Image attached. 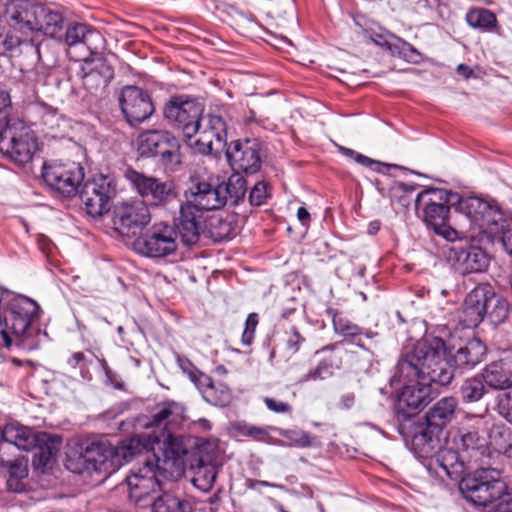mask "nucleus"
<instances>
[{"mask_svg": "<svg viewBox=\"0 0 512 512\" xmlns=\"http://www.w3.org/2000/svg\"><path fill=\"white\" fill-rule=\"evenodd\" d=\"M445 354V342L440 337L427 338L419 342L412 351L399 360L394 377L399 381H413L405 384L398 395L395 411L398 420H409L435 399L436 387L450 384L453 370Z\"/></svg>", "mask_w": 512, "mask_h": 512, "instance_id": "obj_1", "label": "nucleus"}, {"mask_svg": "<svg viewBox=\"0 0 512 512\" xmlns=\"http://www.w3.org/2000/svg\"><path fill=\"white\" fill-rule=\"evenodd\" d=\"M39 314L40 306L36 301L26 296L13 298L5 315V328L0 332L3 346L31 352L49 341L48 333L35 324Z\"/></svg>", "mask_w": 512, "mask_h": 512, "instance_id": "obj_2", "label": "nucleus"}, {"mask_svg": "<svg viewBox=\"0 0 512 512\" xmlns=\"http://www.w3.org/2000/svg\"><path fill=\"white\" fill-rule=\"evenodd\" d=\"M10 94L0 88V153L18 165L30 162L37 150V137L22 119L9 117Z\"/></svg>", "mask_w": 512, "mask_h": 512, "instance_id": "obj_3", "label": "nucleus"}, {"mask_svg": "<svg viewBox=\"0 0 512 512\" xmlns=\"http://www.w3.org/2000/svg\"><path fill=\"white\" fill-rule=\"evenodd\" d=\"M458 193L441 189L427 188L415 199L417 214L422 213L423 221L434 232L448 241H454L458 232L448 224L450 207H454Z\"/></svg>", "mask_w": 512, "mask_h": 512, "instance_id": "obj_4", "label": "nucleus"}, {"mask_svg": "<svg viewBox=\"0 0 512 512\" xmlns=\"http://www.w3.org/2000/svg\"><path fill=\"white\" fill-rule=\"evenodd\" d=\"M463 496L479 506H488L503 497L507 485L500 469L481 465L472 474L464 476L459 484Z\"/></svg>", "mask_w": 512, "mask_h": 512, "instance_id": "obj_5", "label": "nucleus"}, {"mask_svg": "<svg viewBox=\"0 0 512 512\" xmlns=\"http://www.w3.org/2000/svg\"><path fill=\"white\" fill-rule=\"evenodd\" d=\"M136 145L141 157L158 158V162L170 171H175L182 163L180 141L168 130H145L138 135Z\"/></svg>", "mask_w": 512, "mask_h": 512, "instance_id": "obj_6", "label": "nucleus"}, {"mask_svg": "<svg viewBox=\"0 0 512 512\" xmlns=\"http://www.w3.org/2000/svg\"><path fill=\"white\" fill-rule=\"evenodd\" d=\"M124 177L147 205L166 207L178 202L179 192L176 184L171 180L164 181L139 172L132 167L125 170Z\"/></svg>", "mask_w": 512, "mask_h": 512, "instance_id": "obj_7", "label": "nucleus"}, {"mask_svg": "<svg viewBox=\"0 0 512 512\" xmlns=\"http://www.w3.org/2000/svg\"><path fill=\"white\" fill-rule=\"evenodd\" d=\"M159 463V458L145 459L141 466L134 467L126 476L129 498L136 504L146 506L142 502L162 490L166 471Z\"/></svg>", "mask_w": 512, "mask_h": 512, "instance_id": "obj_8", "label": "nucleus"}, {"mask_svg": "<svg viewBox=\"0 0 512 512\" xmlns=\"http://www.w3.org/2000/svg\"><path fill=\"white\" fill-rule=\"evenodd\" d=\"M79 198L91 217H100L110 210L117 194V181L112 174H98L87 180L80 190Z\"/></svg>", "mask_w": 512, "mask_h": 512, "instance_id": "obj_9", "label": "nucleus"}, {"mask_svg": "<svg viewBox=\"0 0 512 512\" xmlns=\"http://www.w3.org/2000/svg\"><path fill=\"white\" fill-rule=\"evenodd\" d=\"M202 112L201 104L185 95L170 97L163 110L165 119L174 128L181 130L187 140L195 137Z\"/></svg>", "mask_w": 512, "mask_h": 512, "instance_id": "obj_10", "label": "nucleus"}, {"mask_svg": "<svg viewBox=\"0 0 512 512\" xmlns=\"http://www.w3.org/2000/svg\"><path fill=\"white\" fill-rule=\"evenodd\" d=\"M133 245L134 249L143 256L150 258L166 257L177 250L176 231L168 223H155L140 234Z\"/></svg>", "mask_w": 512, "mask_h": 512, "instance_id": "obj_11", "label": "nucleus"}, {"mask_svg": "<svg viewBox=\"0 0 512 512\" xmlns=\"http://www.w3.org/2000/svg\"><path fill=\"white\" fill-rule=\"evenodd\" d=\"M42 177L54 191L64 197H72L78 193L84 179V168L74 161H54L43 165Z\"/></svg>", "mask_w": 512, "mask_h": 512, "instance_id": "obj_12", "label": "nucleus"}, {"mask_svg": "<svg viewBox=\"0 0 512 512\" xmlns=\"http://www.w3.org/2000/svg\"><path fill=\"white\" fill-rule=\"evenodd\" d=\"M196 138L188 140L189 145L202 155H209L227 147V124L222 116L203 115Z\"/></svg>", "mask_w": 512, "mask_h": 512, "instance_id": "obj_13", "label": "nucleus"}, {"mask_svg": "<svg viewBox=\"0 0 512 512\" xmlns=\"http://www.w3.org/2000/svg\"><path fill=\"white\" fill-rule=\"evenodd\" d=\"M151 220L148 205L142 200L117 204L113 210V228L124 237L138 235Z\"/></svg>", "mask_w": 512, "mask_h": 512, "instance_id": "obj_14", "label": "nucleus"}, {"mask_svg": "<svg viewBox=\"0 0 512 512\" xmlns=\"http://www.w3.org/2000/svg\"><path fill=\"white\" fill-rule=\"evenodd\" d=\"M226 157L235 172L255 174L262 165V144L257 138L232 141L226 148Z\"/></svg>", "mask_w": 512, "mask_h": 512, "instance_id": "obj_15", "label": "nucleus"}, {"mask_svg": "<svg viewBox=\"0 0 512 512\" xmlns=\"http://www.w3.org/2000/svg\"><path fill=\"white\" fill-rule=\"evenodd\" d=\"M119 104L131 126L144 122L155 110L149 93L134 85H127L121 89Z\"/></svg>", "mask_w": 512, "mask_h": 512, "instance_id": "obj_16", "label": "nucleus"}, {"mask_svg": "<svg viewBox=\"0 0 512 512\" xmlns=\"http://www.w3.org/2000/svg\"><path fill=\"white\" fill-rule=\"evenodd\" d=\"M447 259L456 272L461 275L482 273L490 264L489 255L479 246L471 244H453Z\"/></svg>", "mask_w": 512, "mask_h": 512, "instance_id": "obj_17", "label": "nucleus"}, {"mask_svg": "<svg viewBox=\"0 0 512 512\" xmlns=\"http://www.w3.org/2000/svg\"><path fill=\"white\" fill-rule=\"evenodd\" d=\"M494 298V287L489 283L478 284L465 298L460 321L466 328L477 327L487 314Z\"/></svg>", "mask_w": 512, "mask_h": 512, "instance_id": "obj_18", "label": "nucleus"}, {"mask_svg": "<svg viewBox=\"0 0 512 512\" xmlns=\"http://www.w3.org/2000/svg\"><path fill=\"white\" fill-rule=\"evenodd\" d=\"M187 421L186 407L182 402L165 400L155 405L147 428H154L163 433L177 432Z\"/></svg>", "mask_w": 512, "mask_h": 512, "instance_id": "obj_19", "label": "nucleus"}, {"mask_svg": "<svg viewBox=\"0 0 512 512\" xmlns=\"http://www.w3.org/2000/svg\"><path fill=\"white\" fill-rule=\"evenodd\" d=\"M176 231V237L186 246L196 244L205 228V217L197 208L187 203L180 206L179 216L174 219L172 225Z\"/></svg>", "mask_w": 512, "mask_h": 512, "instance_id": "obj_20", "label": "nucleus"}, {"mask_svg": "<svg viewBox=\"0 0 512 512\" xmlns=\"http://www.w3.org/2000/svg\"><path fill=\"white\" fill-rule=\"evenodd\" d=\"M188 205L197 208L201 213L217 210L224 206V198L220 191V182L218 180L199 181L190 195H187Z\"/></svg>", "mask_w": 512, "mask_h": 512, "instance_id": "obj_21", "label": "nucleus"}, {"mask_svg": "<svg viewBox=\"0 0 512 512\" xmlns=\"http://www.w3.org/2000/svg\"><path fill=\"white\" fill-rule=\"evenodd\" d=\"M39 10L40 4L29 0H9L6 3V15L11 26L23 33H34Z\"/></svg>", "mask_w": 512, "mask_h": 512, "instance_id": "obj_22", "label": "nucleus"}, {"mask_svg": "<svg viewBox=\"0 0 512 512\" xmlns=\"http://www.w3.org/2000/svg\"><path fill=\"white\" fill-rule=\"evenodd\" d=\"M194 471L193 485L203 492H209L217 478V463L215 453H205L203 448L194 455L191 463Z\"/></svg>", "mask_w": 512, "mask_h": 512, "instance_id": "obj_23", "label": "nucleus"}, {"mask_svg": "<svg viewBox=\"0 0 512 512\" xmlns=\"http://www.w3.org/2000/svg\"><path fill=\"white\" fill-rule=\"evenodd\" d=\"M429 470H434L441 479L447 476L451 480L461 481L465 472L464 460L458 451L441 448L429 463Z\"/></svg>", "mask_w": 512, "mask_h": 512, "instance_id": "obj_24", "label": "nucleus"}, {"mask_svg": "<svg viewBox=\"0 0 512 512\" xmlns=\"http://www.w3.org/2000/svg\"><path fill=\"white\" fill-rule=\"evenodd\" d=\"M486 351L485 344L480 339L473 338L460 347L455 354L452 355L451 351H449V358L447 357L448 351L445 346V354L442 355V358L450 363L453 371L454 368L472 369L483 361Z\"/></svg>", "mask_w": 512, "mask_h": 512, "instance_id": "obj_25", "label": "nucleus"}, {"mask_svg": "<svg viewBox=\"0 0 512 512\" xmlns=\"http://www.w3.org/2000/svg\"><path fill=\"white\" fill-rule=\"evenodd\" d=\"M59 42H64L68 46L83 44L89 50L90 54H96L98 42L102 41V36L95 29L90 28L84 23H72L61 30V35L55 37Z\"/></svg>", "mask_w": 512, "mask_h": 512, "instance_id": "obj_26", "label": "nucleus"}, {"mask_svg": "<svg viewBox=\"0 0 512 512\" xmlns=\"http://www.w3.org/2000/svg\"><path fill=\"white\" fill-rule=\"evenodd\" d=\"M337 344H330L315 352L316 355H323L315 368L304 374L300 382L325 380L333 375L334 369H339L342 364V357L336 352Z\"/></svg>", "mask_w": 512, "mask_h": 512, "instance_id": "obj_27", "label": "nucleus"}, {"mask_svg": "<svg viewBox=\"0 0 512 512\" xmlns=\"http://www.w3.org/2000/svg\"><path fill=\"white\" fill-rule=\"evenodd\" d=\"M458 448L466 453L470 461L488 464V460L492 457V451L488 447L487 439L476 430L463 431L460 434Z\"/></svg>", "mask_w": 512, "mask_h": 512, "instance_id": "obj_28", "label": "nucleus"}, {"mask_svg": "<svg viewBox=\"0 0 512 512\" xmlns=\"http://www.w3.org/2000/svg\"><path fill=\"white\" fill-rule=\"evenodd\" d=\"M90 63L92 66L83 76V85L90 93H98L105 90L114 78V68L102 57L91 59Z\"/></svg>", "mask_w": 512, "mask_h": 512, "instance_id": "obj_29", "label": "nucleus"}, {"mask_svg": "<svg viewBox=\"0 0 512 512\" xmlns=\"http://www.w3.org/2000/svg\"><path fill=\"white\" fill-rule=\"evenodd\" d=\"M39 434L19 423H8L2 428L3 443L9 444L10 450L16 447L19 450H32L37 444Z\"/></svg>", "mask_w": 512, "mask_h": 512, "instance_id": "obj_30", "label": "nucleus"}, {"mask_svg": "<svg viewBox=\"0 0 512 512\" xmlns=\"http://www.w3.org/2000/svg\"><path fill=\"white\" fill-rule=\"evenodd\" d=\"M458 402L447 396L435 402L425 413V421L434 429L442 430L454 419Z\"/></svg>", "mask_w": 512, "mask_h": 512, "instance_id": "obj_31", "label": "nucleus"}, {"mask_svg": "<svg viewBox=\"0 0 512 512\" xmlns=\"http://www.w3.org/2000/svg\"><path fill=\"white\" fill-rule=\"evenodd\" d=\"M145 450V445L137 437L125 439L113 449H104L102 458L99 462L111 457V465L122 466L134 459L135 456L141 454Z\"/></svg>", "mask_w": 512, "mask_h": 512, "instance_id": "obj_32", "label": "nucleus"}, {"mask_svg": "<svg viewBox=\"0 0 512 512\" xmlns=\"http://www.w3.org/2000/svg\"><path fill=\"white\" fill-rule=\"evenodd\" d=\"M193 382L208 403L220 407L230 403L231 392L226 385L215 384L212 378L204 373H200L197 379H193Z\"/></svg>", "mask_w": 512, "mask_h": 512, "instance_id": "obj_33", "label": "nucleus"}, {"mask_svg": "<svg viewBox=\"0 0 512 512\" xmlns=\"http://www.w3.org/2000/svg\"><path fill=\"white\" fill-rule=\"evenodd\" d=\"M62 445V438L56 434L39 433L37 444L32 449L33 465L37 468L46 467L57 456Z\"/></svg>", "mask_w": 512, "mask_h": 512, "instance_id": "obj_34", "label": "nucleus"}, {"mask_svg": "<svg viewBox=\"0 0 512 512\" xmlns=\"http://www.w3.org/2000/svg\"><path fill=\"white\" fill-rule=\"evenodd\" d=\"M442 430H436L426 421L414 428L411 434L413 449L422 456L433 452L439 442V435Z\"/></svg>", "mask_w": 512, "mask_h": 512, "instance_id": "obj_35", "label": "nucleus"}, {"mask_svg": "<svg viewBox=\"0 0 512 512\" xmlns=\"http://www.w3.org/2000/svg\"><path fill=\"white\" fill-rule=\"evenodd\" d=\"M481 377L485 384L492 389H507L508 391L512 388V371L503 360L487 365L481 373Z\"/></svg>", "mask_w": 512, "mask_h": 512, "instance_id": "obj_36", "label": "nucleus"}, {"mask_svg": "<svg viewBox=\"0 0 512 512\" xmlns=\"http://www.w3.org/2000/svg\"><path fill=\"white\" fill-rule=\"evenodd\" d=\"M39 15L37 17V25L34 33H42L53 39L61 35L64 28V18L62 14L48 6L40 4Z\"/></svg>", "mask_w": 512, "mask_h": 512, "instance_id": "obj_37", "label": "nucleus"}, {"mask_svg": "<svg viewBox=\"0 0 512 512\" xmlns=\"http://www.w3.org/2000/svg\"><path fill=\"white\" fill-rule=\"evenodd\" d=\"M155 440L158 443L162 442L163 462L165 464L171 462L173 466H177L187 453L182 437L177 435L176 432H168L155 436Z\"/></svg>", "mask_w": 512, "mask_h": 512, "instance_id": "obj_38", "label": "nucleus"}, {"mask_svg": "<svg viewBox=\"0 0 512 512\" xmlns=\"http://www.w3.org/2000/svg\"><path fill=\"white\" fill-rule=\"evenodd\" d=\"M477 227L486 234L491 236L502 235L508 228L507 219L502 210L489 203V209L481 214Z\"/></svg>", "mask_w": 512, "mask_h": 512, "instance_id": "obj_39", "label": "nucleus"}, {"mask_svg": "<svg viewBox=\"0 0 512 512\" xmlns=\"http://www.w3.org/2000/svg\"><path fill=\"white\" fill-rule=\"evenodd\" d=\"M220 191L224 198V206L229 204L236 206L243 201L247 192L245 178L238 172L233 173L227 182L220 183Z\"/></svg>", "mask_w": 512, "mask_h": 512, "instance_id": "obj_40", "label": "nucleus"}, {"mask_svg": "<svg viewBox=\"0 0 512 512\" xmlns=\"http://www.w3.org/2000/svg\"><path fill=\"white\" fill-rule=\"evenodd\" d=\"M487 437L490 450L506 454L512 449V431L503 423L493 424L487 432Z\"/></svg>", "mask_w": 512, "mask_h": 512, "instance_id": "obj_41", "label": "nucleus"}, {"mask_svg": "<svg viewBox=\"0 0 512 512\" xmlns=\"http://www.w3.org/2000/svg\"><path fill=\"white\" fill-rule=\"evenodd\" d=\"M454 201L456 210L464 214L476 226L480 221L481 214L489 209V202L475 196L462 198L458 195V199Z\"/></svg>", "mask_w": 512, "mask_h": 512, "instance_id": "obj_42", "label": "nucleus"}, {"mask_svg": "<svg viewBox=\"0 0 512 512\" xmlns=\"http://www.w3.org/2000/svg\"><path fill=\"white\" fill-rule=\"evenodd\" d=\"M466 22L480 32H492L497 27L496 15L486 8H472L466 13Z\"/></svg>", "mask_w": 512, "mask_h": 512, "instance_id": "obj_43", "label": "nucleus"}, {"mask_svg": "<svg viewBox=\"0 0 512 512\" xmlns=\"http://www.w3.org/2000/svg\"><path fill=\"white\" fill-rule=\"evenodd\" d=\"M153 512H192L188 501L165 493L159 496L152 505Z\"/></svg>", "mask_w": 512, "mask_h": 512, "instance_id": "obj_44", "label": "nucleus"}, {"mask_svg": "<svg viewBox=\"0 0 512 512\" xmlns=\"http://www.w3.org/2000/svg\"><path fill=\"white\" fill-rule=\"evenodd\" d=\"M482 377H472L466 379L460 388V394L463 402L473 403L479 401L486 393Z\"/></svg>", "mask_w": 512, "mask_h": 512, "instance_id": "obj_45", "label": "nucleus"}, {"mask_svg": "<svg viewBox=\"0 0 512 512\" xmlns=\"http://www.w3.org/2000/svg\"><path fill=\"white\" fill-rule=\"evenodd\" d=\"M510 314V304L508 300L502 296H497L494 291V298L486 316L494 325L502 324Z\"/></svg>", "mask_w": 512, "mask_h": 512, "instance_id": "obj_46", "label": "nucleus"}, {"mask_svg": "<svg viewBox=\"0 0 512 512\" xmlns=\"http://www.w3.org/2000/svg\"><path fill=\"white\" fill-rule=\"evenodd\" d=\"M0 466L9 468V478L7 480L9 489H13V482H17V480H21L28 475L26 465L10 457L7 452L0 457Z\"/></svg>", "mask_w": 512, "mask_h": 512, "instance_id": "obj_47", "label": "nucleus"}, {"mask_svg": "<svg viewBox=\"0 0 512 512\" xmlns=\"http://www.w3.org/2000/svg\"><path fill=\"white\" fill-rule=\"evenodd\" d=\"M332 323L335 333L345 337L354 339L363 333V329L344 317L341 313H332Z\"/></svg>", "mask_w": 512, "mask_h": 512, "instance_id": "obj_48", "label": "nucleus"}, {"mask_svg": "<svg viewBox=\"0 0 512 512\" xmlns=\"http://www.w3.org/2000/svg\"><path fill=\"white\" fill-rule=\"evenodd\" d=\"M104 449H113V447L108 446L104 443H91V445L88 446L86 449L85 457L87 461L93 463L94 467L99 470L107 469L108 463L111 464V457L105 459V461L103 462L98 461L102 458L101 456H103L102 454H104Z\"/></svg>", "mask_w": 512, "mask_h": 512, "instance_id": "obj_49", "label": "nucleus"}, {"mask_svg": "<svg viewBox=\"0 0 512 512\" xmlns=\"http://www.w3.org/2000/svg\"><path fill=\"white\" fill-rule=\"evenodd\" d=\"M271 197V186L266 181H258L249 192V203L251 206H261L266 204Z\"/></svg>", "mask_w": 512, "mask_h": 512, "instance_id": "obj_50", "label": "nucleus"}, {"mask_svg": "<svg viewBox=\"0 0 512 512\" xmlns=\"http://www.w3.org/2000/svg\"><path fill=\"white\" fill-rule=\"evenodd\" d=\"M36 113L40 117L41 123L50 130H54L59 127V121L61 115L57 109L48 106L46 104H40L36 106Z\"/></svg>", "mask_w": 512, "mask_h": 512, "instance_id": "obj_51", "label": "nucleus"}, {"mask_svg": "<svg viewBox=\"0 0 512 512\" xmlns=\"http://www.w3.org/2000/svg\"><path fill=\"white\" fill-rule=\"evenodd\" d=\"M285 334L286 350L291 355H295L300 350L301 346L305 343L306 337L303 335L300 328L296 325L289 326V328L285 331Z\"/></svg>", "mask_w": 512, "mask_h": 512, "instance_id": "obj_52", "label": "nucleus"}, {"mask_svg": "<svg viewBox=\"0 0 512 512\" xmlns=\"http://www.w3.org/2000/svg\"><path fill=\"white\" fill-rule=\"evenodd\" d=\"M23 43L24 41L13 32H8L6 35L0 32V55L17 52Z\"/></svg>", "mask_w": 512, "mask_h": 512, "instance_id": "obj_53", "label": "nucleus"}, {"mask_svg": "<svg viewBox=\"0 0 512 512\" xmlns=\"http://www.w3.org/2000/svg\"><path fill=\"white\" fill-rule=\"evenodd\" d=\"M498 413L512 424V388L497 397Z\"/></svg>", "mask_w": 512, "mask_h": 512, "instance_id": "obj_54", "label": "nucleus"}, {"mask_svg": "<svg viewBox=\"0 0 512 512\" xmlns=\"http://www.w3.org/2000/svg\"><path fill=\"white\" fill-rule=\"evenodd\" d=\"M216 223L211 224V233L216 240H228L232 238L233 227L230 222L217 218Z\"/></svg>", "mask_w": 512, "mask_h": 512, "instance_id": "obj_55", "label": "nucleus"}, {"mask_svg": "<svg viewBox=\"0 0 512 512\" xmlns=\"http://www.w3.org/2000/svg\"><path fill=\"white\" fill-rule=\"evenodd\" d=\"M259 322V317L257 313H250L247 316L246 322H245V329L242 333L241 341L244 345L249 346L252 344L254 340V334L256 327Z\"/></svg>", "mask_w": 512, "mask_h": 512, "instance_id": "obj_56", "label": "nucleus"}, {"mask_svg": "<svg viewBox=\"0 0 512 512\" xmlns=\"http://www.w3.org/2000/svg\"><path fill=\"white\" fill-rule=\"evenodd\" d=\"M240 432L242 435L251 437L252 439L260 442H268L270 439L269 432L267 428L264 427L245 424L240 427Z\"/></svg>", "mask_w": 512, "mask_h": 512, "instance_id": "obj_57", "label": "nucleus"}, {"mask_svg": "<svg viewBox=\"0 0 512 512\" xmlns=\"http://www.w3.org/2000/svg\"><path fill=\"white\" fill-rule=\"evenodd\" d=\"M282 435L294 445L308 447L311 445L310 436L302 430H286Z\"/></svg>", "mask_w": 512, "mask_h": 512, "instance_id": "obj_58", "label": "nucleus"}, {"mask_svg": "<svg viewBox=\"0 0 512 512\" xmlns=\"http://www.w3.org/2000/svg\"><path fill=\"white\" fill-rule=\"evenodd\" d=\"M92 363L91 359H88V357L83 352H74L68 359H67V365L74 370H80L83 372L85 369L88 368V366Z\"/></svg>", "mask_w": 512, "mask_h": 512, "instance_id": "obj_59", "label": "nucleus"}, {"mask_svg": "<svg viewBox=\"0 0 512 512\" xmlns=\"http://www.w3.org/2000/svg\"><path fill=\"white\" fill-rule=\"evenodd\" d=\"M263 401H264L267 409L274 413L285 414V413H291V411H292L291 405L287 402L276 400L271 397H265L263 399Z\"/></svg>", "mask_w": 512, "mask_h": 512, "instance_id": "obj_60", "label": "nucleus"}, {"mask_svg": "<svg viewBox=\"0 0 512 512\" xmlns=\"http://www.w3.org/2000/svg\"><path fill=\"white\" fill-rule=\"evenodd\" d=\"M177 361H178L179 367L182 369L183 372L187 373L190 376L192 381H193V379H197L200 372H197V373L194 372V366L188 359H182V358L178 357Z\"/></svg>", "mask_w": 512, "mask_h": 512, "instance_id": "obj_61", "label": "nucleus"}, {"mask_svg": "<svg viewBox=\"0 0 512 512\" xmlns=\"http://www.w3.org/2000/svg\"><path fill=\"white\" fill-rule=\"evenodd\" d=\"M400 54L408 59V60H412L414 59L416 56H419V53L418 51L409 43L407 42H402L401 44V50H400Z\"/></svg>", "mask_w": 512, "mask_h": 512, "instance_id": "obj_62", "label": "nucleus"}, {"mask_svg": "<svg viewBox=\"0 0 512 512\" xmlns=\"http://www.w3.org/2000/svg\"><path fill=\"white\" fill-rule=\"evenodd\" d=\"M501 241L505 251L512 255V229L507 228L501 235Z\"/></svg>", "mask_w": 512, "mask_h": 512, "instance_id": "obj_63", "label": "nucleus"}, {"mask_svg": "<svg viewBox=\"0 0 512 512\" xmlns=\"http://www.w3.org/2000/svg\"><path fill=\"white\" fill-rule=\"evenodd\" d=\"M496 512H512V497L502 499L497 506Z\"/></svg>", "mask_w": 512, "mask_h": 512, "instance_id": "obj_64", "label": "nucleus"}]
</instances>
